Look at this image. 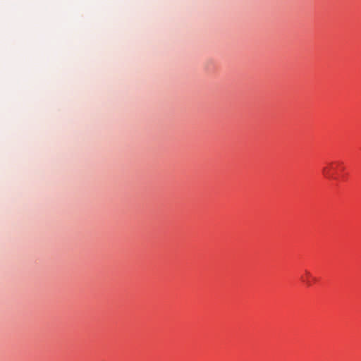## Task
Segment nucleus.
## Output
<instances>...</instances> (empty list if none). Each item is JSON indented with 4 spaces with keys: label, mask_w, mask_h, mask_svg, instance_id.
<instances>
[{
    "label": "nucleus",
    "mask_w": 361,
    "mask_h": 361,
    "mask_svg": "<svg viewBox=\"0 0 361 361\" xmlns=\"http://www.w3.org/2000/svg\"><path fill=\"white\" fill-rule=\"evenodd\" d=\"M332 169V163H330L329 166H324L322 168V173L324 177L329 179L334 178V174L331 172Z\"/></svg>",
    "instance_id": "nucleus-1"
},
{
    "label": "nucleus",
    "mask_w": 361,
    "mask_h": 361,
    "mask_svg": "<svg viewBox=\"0 0 361 361\" xmlns=\"http://www.w3.org/2000/svg\"><path fill=\"white\" fill-rule=\"evenodd\" d=\"M305 274H306V277H310V273L307 271H305Z\"/></svg>",
    "instance_id": "nucleus-2"
},
{
    "label": "nucleus",
    "mask_w": 361,
    "mask_h": 361,
    "mask_svg": "<svg viewBox=\"0 0 361 361\" xmlns=\"http://www.w3.org/2000/svg\"><path fill=\"white\" fill-rule=\"evenodd\" d=\"M307 286H311V283L309 281H305Z\"/></svg>",
    "instance_id": "nucleus-3"
},
{
    "label": "nucleus",
    "mask_w": 361,
    "mask_h": 361,
    "mask_svg": "<svg viewBox=\"0 0 361 361\" xmlns=\"http://www.w3.org/2000/svg\"><path fill=\"white\" fill-rule=\"evenodd\" d=\"M301 280L303 281H305L303 279V277H301Z\"/></svg>",
    "instance_id": "nucleus-4"
}]
</instances>
